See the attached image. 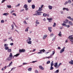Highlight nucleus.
I'll return each instance as SVG.
<instances>
[{"label": "nucleus", "mask_w": 73, "mask_h": 73, "mask_svg": "<svg viewBox=\"0 0 73 73\" xmlns=\"http://www.w3.org/2000/svg\"><path fill=\"white\" fill-rule=\"evenodd\" d=\"M63 23L62 24V26H64V27H67V28H69V27H70V25H68L65 24H67V23H67L66 21H64Z\"/></svg>", "instance_id": "nucleus-1"}, {"label": "nucleus", "mask_w": 73, "mask_h": 73, "mask_svg": "<svg viewBox=\"0 0 73 73\" xmlns=\"http://www.w3.org/2000/svg\"><path fill=\"white\" fill-rule=\"evenodd\" d=\"M68 38H69V40H70V41L71 42H73V35H70L68 37Z\"/></svg>", "instance_id": "nucleus-2"}, {"label": "nucleus", "mask_w": 73, "mask_h": 73, "mask_svg": "<svg viewBox=\"0 0 73 73\" xmlns=\"http://www.w3.org/2000/svg\"><path fill=\"white\" fill-rule=\"evenodd\" d=\"M65 47H64L62 49H61L60 52V53H62V52H64V51H65Z\"/></svg>", "instance_id": "nucleus-3"}, {"label": "nucleus", "mask_w": 73, "mask_h": 73, "mask_svg": "<svg viewBox=\"0 0 73 73\" xmlns=\"http://www.w3.org/2000/svg\"><path fill=\"white\" fill-rule=\"evenodd\" d=\"M58 63L56 62L54 63V66L55 68V69H58Z\"/></svg>", "instance_id": "nucleus-4"}, {"label": "nucleus", "mask_w": 73, "mask_h": 73, "mask_svg": "<svg viewBox=\"0 0 73 73\" xmlns=\"http://www.w3.org/2000/svg\"><path fill=\"white\" fill-rule=\"evenodd\" d=\"M25 52V49H19V53H21L22 52Z\"/></svg>", "instance_id": "nucleus-5"}, {"label": "nucleus", "mask_w": 73, "mask_h": 73, "mask_svg": "<svg viewBox=\"0 0 73 73\" xmlns=\"http://www.w3.org/2000/svg\"><path fill=\"white\" fill-rule=\"evenodd\" d=\"M36 12H37V15H41V14L40 13H42V12L41 11L38 12V11H36Z\"/></svg>", "instance_id": "nucleus-6"}, {"label": "nucleus", "mask_w": 73, "mask_h": 73, "mask_svg": "<svg viewBox=\"0 0 73 73\" xmlns=\"http://www.w3.org/2000/svg\"><path fill=\"white\" fill-rule=\"evenodd\" d=\"M67 19H69L70 20H71V21H73V18H72L71 17L69 16V17H67Z\"/></svg>", "instance_id": "nucleus-7"}, {"label": "nucleus", "mask_w": 73, "mask_h": 73, "mask_svg": "<svg viewBox=\"0 0 73 73\" xmlns=\"http://www.w3.org/2000/svg\"><path fill=\"white\" fill-rule=\"evenodd\" d=\"M62 9L63 11H64V10H66V11H69V10L68 8H66V7H64Z\"/></svg>", "instance_id": "nucleus-8"}, {"label": "nucleus", "mask_w": 73, "mask_h": 73, "mask_svg": "<svg viewBox=\"0 0 73 73\" xmlns=\"http://www.w3.org/2000/svg\"><path fill=\"white\" fill-rule=\"evenodd\" d=\"M39 67L40 69H41L42 70H44V68L42 67V66H39Z\"/></svg>", "instance_id": "nucleus-9"}, {"label": "nucleus", "mask_w": 73, "mask_h": 73, "mask_svg": "<svg viewBox=\"0 0 73 73\" xmlns=\"http://www.w3.org/2000/svg\"><path fill=\"white\" fill-rule=\"evenodd\" d=\"M68 24L70 25H73V23H72V22L70 21H68Z\"/></svg>", "instance_id": "nucleus-10"}, {"label": "nucleus", "mask_w": 73, "mask_h": 73, "mask_svg": "<svg viewBox=\"0 0 73 73\" xmlns=\"http://www.w3.org/2000/svg\"><path fill=\"white\" fill-rule=\"evenodd\" d=\"M12 60V57H9L7 58V61H11Z\"/></svg>", "instance_id": "nucleus-11"}, {"label": "nucleus", "mask_w": 73, "mask_h": 73, "mask_svg": "<svg viewBox=\"0 0 73 73\" xmlns=\"http://www.w3.org/2000/svg\"><path fill=\"white\" fill-rule=\"evenodd\" d=\"M48 29L49 31V32H52V27H48Z\"/></svg>", "instance_id": "nucleus-12"}, {"label": "nucleus", "mask_w": 73, "mask_h": 73, "mask_svg": "<svg viewBox=\"0 0 73 73\" xmlns=\"http://www.w3.org/2000/svg\"><path fill=\"white\" fill-rule=\"evenodd\" d=\"M47 37V35H44L43 37V40H45L46 38V37Z\"/></svg>", "instance_id": "nucleus-13"}, {"label": "nucleus", "mask_w": 73, "mask_h": 73, "mask_svg": "<svg viewBox=\"0 0 73 73\" xmlns=\"http://www.w3.org/2000/svg\"><path fill=\"white\" fill-rule=\"evenodd\" d=\"M69 63L71 65H73V60H71L69 62Z\"/></svg>", "instance_id": "nucleus-14"}, {"label": "nucleus", "mask_w": 73, "mask_h": 73, "mask_svg": "<svg viewBox=\"0 0 73 73\" xmlns=\"http://www.w3.org/2000/svg\"><path fill=\"white\" fill-rule=\"evenodd\" d=\"M11 27L12 28L11 30L13 31H14V25H11Z\"/></svg>", "instance_id": "nucleus-15"}, {"label": "nucleus", "mask_w": 73, "mask_h": 73, "mask_svg": "<svg viewBox=\"0 0 73 73\" xmlns=\"http://www.w3.org/2000/svg\"><path fill=\"white\" fill-rule=\"evenodd\" d=\"M52 6L50 5H48V8H49V9H52Z\"/></svg>", "instance_id": "nucleus-16"}, {"label": "nucleus", "mask_w": 73, "mask_h": 73, "mask_svg": "<svg viewBox=\"0 0 73 73\" xmlns=\"http://www.w3.org/2000/svg\"><path fill=\"white\" fill-rule=\"evenodd\" d=\"M52 54H51L52 55V56H54V54H55V51H52Z\"/></svg>", "instance_id": "nucleus-17"}, {"label": "nucleus", "mask_w": 73, "mask_h": 73, "mask_svg": "<svg viewBox=\"0 0 73 73\" xmlns=\"http://www.w3.org/2000/svg\"><path fill=\"white\" fill-rule=\"evenodd\" d=\"M8 52H12V50L11 48H9L7 50Z\"/></svg>", "instance_id": "nucleus-18"}, {"label": "nucleus", "mask_w": 73, "mask_h": 73, "mask_svg": "<svg viewBox=\"0 0 73 73\" xmlns=\"http://www.w3.org/2000/svg\"><path fill=\"white\" fill-rule=\"evenodd\" d=\"M32 9H35V5H32Z\"/></svg>", "instance_id": "nucleus-19"}, {"label": "nucleus", "mask_w": 73, "mask_h": 73, "mask_svg": "<svg viewBox=\"0 0 73 73\" xmlns=\"http://www.w3.org/2000/svg\"><path fill=\"white\" fill-rule=\"evenodd\" d=\"M37 54H42V52L40 51V52H36Z\"/></svg>", "instance_id": "nucleus-20"}, {"label": "nucleus", "mask_w": 73, "mask_h": 73, "mask_svg": "<svg viewBox=\"0 0 73 73\" xmlns=\"http://www.w3.org/2000/svg\"><path fill=\"white\" fill-rule=\"evenodd\" d=\"M19 55H20V54L19 53H17L16 55H14V57H17V56H18Z\"/></svg>", "instance_id": "nucleus-21"}, {"label": "nucleus", "mask_w": 73, "mask_h": 73, "mask_svg": "<svg viewBox=\"0 0 73 73\" xmlns=\"http://www.w3.org/2000/svg\"><path fill=\"white\" fill-rule=\"evenodd\" d=\"M32 68H28V71L29 72H31L32 70Z\"/></svg>", "instance_id": "nucleus-22"}, {"label": "nucleus", "mask_w": 73, "mask_h": 73, "mask_svg": "<svg viewBox=\"0 0 73 73\" xmlns=\"http://www.w3.org/2000/svg\"><path fill=\"white\" fill-rule=\"evenodd\" d=\"M12 65V62H11L9 64V66H11Z\"/></svg>", "instance_id": "nucleus-23"}, {"label": "nucleus", "mask_w": 73, "mask_h": 73, "mask_svg": "<svg viewBox=\"0 0 73 73\" xmlns=\"http://www.w3.org/2000/svg\"><path fill=\"white\" fill-rule=\"evenodd\" d=\"M42 11V9L40 7H39V9L38 11Z\"/></svg>", "instance_id": "nucleus-24"}, {"label": "nucleus", "mask_w": 73, "mask_h": 73, "mask_svg": "<svg viewBox=\"0 0 73 73\" xmlns=\"http://www.w3.org/2000/svg\"><path fill=\"white\" fill-rule=\"evenodd\" d=\"M38 20H36V21L35 22L36 24H40V22H38Z\"/></svg>", "instance_id": "nucleus-25"}, {"label": "nucleus", "mask_w": 73, "mask_h": 73, "mask_svg": "<svg viewBox=\"0 0 73 73\" xmlns=\"http://www.w3.org/2000/svg\"><path fill=\"white\" fill-rule=\"evenodd\" d=\"M68 4V1H66L65 3H64V4L65 5H67Z\"/></svg>", "instance_id": "nucleus-26"}, {"label": "nucleus", "mask_w": 73, "mask_h": 73, "mask_svg": "<svg viewBox=\"0 0 73 73\" xmlns=\"http://www.w3.org/2000/svg\"><path fill=\"white\" fill-rule=\"evenodd\" d=\"M58 36H60V37L61 36V31H60L59 33L58 34Z\"/></svg>", "instance_id": "nucleus-27"}, {"label": "nucleus", "mask_w": 73, "mask_h": 73, "mask_svg": "<svg viewBox=\"0 0 73 73\" xmlns=\"http://www.w3.org/2000/svg\"><path fill=\"white\" fill-rule=\"evenodd\" d=\"M54 65V64H53V61H52L51 62V66H53Z\"/></svg>", "instance_id": "nucleus-28"}, {"label": "nucleus", "mask_w": 73, "mask_h": 73, "mask_svg": "<svg viewBox=\"0 0 73 73\" xmlns=\"http://www.w3.org/2000/svg\"><path fill=\"white\" fill-rule=\"evenodd\" d=\"M43 16H44V17H46V16H47V14H46V13H43Z\"/></svg>", "instance_id": "nucleus-29"}, {"label": "nucleus", "mask_w": 73, "mask_h": 73, "mask_svg": "<svg viewBox=\"0 0 73 73\" xmlns=\"http://www.w3.org/2000/svg\"><path fill=\"white\" fill-rule=\"evenodd\" d=\"M8 46V44H5L4 45V47H7Z\"/></svg>", "instance_id": "nucleus-30"}, {"label": "nucleus", "mask_w": 73, "mask_h": 73, "mask_svg": "<svg viewBox=\"0 0 73 73\" xmlns=\"http://www.w3.org/2000/svg\"><path fill=\"white\" fill-rule=\"evenodd\" d=\"M59 72V70H57L56 71L54 72L55 73H58Z\"/></svg>", "instance_id": "nucleus-31"}, {"label": "nucleus", "mask_w": 73, "mask_h": 73, "mask_svg": "<svg viewBox=\"0 0 73 73\" xmlns=\"http://www.w3.org/2000/svg\"><path fill=\"white\" fill-rule=\"evenodd\" d=\"M7 7L8 8H11V5H7Z\"/></svg>", "instance_id": "nucleus-32"}, {"label": "nucleus", "mask_w": 73, "mask_h": 73, "mask_svg": "<svg viewBox=\"0 0 73 73\" xmlns=\"http://www.w3.org/2000/svg\"><path fill=\"white\" fill-rule=\"evenodd\" d=\"M67 1L68 2V3L69 4H71L72 3V1L70 0L68 1Z\"/></svg>", "instance_id": "nucleus-33"}, {"label": "nucleus", "mask_w": 73, "mask_h": 73, "mask_svg": "<svg viewBox=\"0 0 73 73\" xmlns=\"http://www.w3.org/2000/svg\"><path fill=\"white\" fill-rule=\"evenodd\" d=\"M3 15H4V16H7L8 15V14L7 13H5L4 14H3Z\"/></svg>", "instance_id": "nucleus-34"}, {"label": "nucleus", "mask_w": 73, "mask_h": 73, "mask_svg": "<svg viewBox=\"0 0 73 73\" xmlns=\"http://www.w3.org/2000/svg\"><path fill=\"white\" fill-rule=\"evenodd\" d=\"M25 8H27L28 7V5L27 4H25L24 5Z\"/></svg>", "instance_id": "nucleus-35"}, {"label": "nucleus", "mask_w": 73, "mask_h": 73, "mask_svg": "<svg viewBox=\"0 0 73 73\" xmlns=\"http://www.w3.org/2000/svg\"><path fill=\"white\" fill-rule=\"evenodd\" d=\"M12 53H10V54L9 55V57H11L12 58Z\"/></svg>", "instance_id": "nucleus-36"}, {"label": "nucleus", "mask_w": 73, "mask_h": 73, "mask_svg": "<svg viewBox=\"0 0 73 73\" xmlns=\"http://www.w3.org/2000/svg\"><path fill=\"white\" fill-rule=\"evenodd\" d=\"M9 49V47H6L5 48V49L6 50H8Z\"/></svg>", "instance_id": "nucleus-37"}, {"label": "nucleus", "mask_w": 73, "mask_h": 73, "mask_svg": "<svg viewBox=\"0 0 73 73\" xmlns=\"http://www.w3.org/2000/svg\"><path fill=\"white\" fill-rule=\"evenodd\" d=\"M47 20H48V21H51V20H52V18H47Z\"/></svg>", "instance_id": "nucleus-38"}, {"label": "nucleus", "mask_w": 73, "mask_h": 73, "mask_svg": "<svg viewBox=\"0 0 73 73\" xmlns=\"http://www.w3.org/2000/svg\"><path fill=\"white\" fill-rule=\"evenodd\" d=\"M27 43L29 44H32V41H29Z\"/></svg>", "instance_id": "nucleus-39"}, {"label": "nucleus", "mask_w": 73, "mask_h": 73, "mask_svg": "<svg viewBox=\"0 0 73 73\" xmlns=\"http://www.w3.org/2000/svg\"><path fill=\"white\" fill-rule=\"evenodd\" d=\"M54 69V68H53V67L52 66H51V67H50V70H53V69Z\"/></svg>", "instance_id": "nucleus-40"}, {"label": "nucleus", "mask_w": 73, "mask_h": 73, "mask_svg": "<svg viewBox=\"0 0 73 73\" xmlns=\"http://www.w3.org/2000/svg\"><path fill=\"white\" fill-rule=\"evenodd\" d=\"M32 1V0H28L27 1L28 3H31Z\"/></svg>", "instance_id": "nucleus-41"}, {"label": "nucleus", "mask_w": 73, "mask_h": 73, "mask_svg": "<svg viewBox=\"0 0 73 73\" xmlns=\"http://www.w3.org/2000/svg\"><path fill=\"white\" fill-rule=\"evenodd\" d=\"M56 26V23H54V25L53 26V27H55Z\"/></svg>", "instance_id": "nucleus-42"}, {"label": "nucleus", "mask_w": 73, "mask_h": 73, "mask_svg": "<svg viewBox=\"0 0 73 73\" xmlns=\"http://www.w3.org/2000/svg\"><path fill=\"white\" fill-rule=\"evenodd\" d=\"M61 64H62V63H60L58 64V68H59V67H60V65H61Z\"/></svg>", "instance_id": "nucleus-43"}, {"label": "nucleus", "mask_w": 73, "mask_h": 73, "mask_svg": "<svg viewBox=\"0 0 73 73\" xmlns=\"http://www.w3.org/2000/svg\"><path fill=\"white\" fill-rule=\"evenodd\" d=\"M56 38V36H54V38H53L52 41H54Z\"/></svg>", "instance_id": "nucleus-44"}, {"label": "nucleus", "mask_w": 73, "mask_h": 73, "mask_svg": "<svg viewBox=\"0 0 73 73\" xmlns=\"http://www.w3.org/2000/svg\"><path fill=\"white\" fill-rule=\"evenodd\" d=\"M41 52H42L43 53H44V52H46L45 50L44 49H43L42 50Z\"/></svg>", "instance_id": "nucleus-45"}, {"label": "nucleus", "mask_w": 73, "mask_h": 73, "mask_svg": "<svg viewBox=\"0 0 73 73\" xmlns=\"http://www.w3.org/2000/svg\"><path fill=\"white\" fill-rule=\"evenodd\" d=\"M50 61H48L47 62H46V64H50Z\"/></svg>", "instance_id": "nucleus-46"}, {"label": "nucleus", "mask_w": 73, "mask_h": 73, "mask_svg": "<svg viewBox=\"0 0 73 73\" xmlns=\"http://www.w3.org/2000/svg\"><path fill=\"white\" fill-rule=\"evenodd\" d=\"M53 33L52 34L50 35V37H52L53 36Z\"/></svg>", "instance_id": "nucleus-47"}, {"label": "nucleus", "mask_w": 73, "mask_h": 73, "mask_svg": "<svg viewBox=\"0 0 73 73\" xmlns=\"http://www.w3.org/2000/svg\"><path fill=\"white\" fill-rule=\"evenodd\" d=\"M29 29H28V28H27L25 30V32H28V31H29Z\"/></svg>", "instance_id": "nucleus-48"}, {"label": "nucleus", "mask_w": 73, "mask_h": 73, "mask_svg": "<svg viewBox=\"0 0 73 73\" xmlns=\"http://www.w3.org/2000/svg\"><path fill=\"white\" fill-rule=\"evenodd\" d=\"M15 69H16V67H13L12 68L11 70H13Z\"/></svg>", "instance_id": "nucleus-49"}, {"label": "nucleus", "mask_w": 73, "mask_h": 73, "mask_svg": "<svg viewBox=\"0 0 73 73\" xmlns=\"http://www.w3.org/2000/svg\"><path fill=\"white\" fill-rule=\"evenodd\" d=\"M23 23L25 24H27V23L26 21H23Z\"/></svg>", "instance_id": "nucleus-50"}, {"label": "nucleus", "mask_w": 73, "mask_h": 73, "mask_svg": "<svg viewBox=\"0 0 73 73\" xmlns=\"http://www.w3.org/2000/svg\"><path fill=\"white\" fill-rule=\"evenodd\" d=\"M1 23H4V21L3 20H1Z\"/></svg>", "instance_id": "nucleus-51"}, {"label": "nucleus", "mask_w": 73, "mask_h": 73, "mask_svg": "<svg viewBox=\"0 0 73 73\" xmlns=\"http://www.w3.org/2000/svg\"><path fill=\"white\" fill-rule=\"evenodd\" d=\"M60 12L61 14H64V11H60Z\"/></svg>", "instance_id": "nucleus-52"}, {"label": "nucleus", "mask_w": 73, "mask_h": 73, "mask_svg": "<svg viewBox=\"0 0 73 73\" xmlns=\"http://www.w3.org/2000/svg\"><path fill=\"white\" fill-rule=\"evenodd\" d=\"M65 21L67 22V23H68V22H69V20L67 19H66L65 20Z\"/></svg>", "instance_id": "nucleus-53"}, {"label": "nucleus", "mask_w": 73, "mask_h": 73, "mask_svg": "<svg viewBox=\"0 0 73 73\" xmlns=\"http://www.w3.org/2000/svg\"><path fill=\"white\" fill-rule=\"evenodd\" d=\"M20 6V4H18V5L15 6V7H19Z\"/></svg>", "instance_id": "nucleus-54"}, {"label": "nucleus", "mask_w": 73, "mask_h": 73, "mask_svg": "<svg viewBox=\"0 0 73 73\" xmlns=\"http://www.w3.org/2000/svg\"><path fill=\"white\" fill-rule=\"evenodd\" d=\"M13 12H14V10H12V11H11L10 12V13H13Z\"/></svg>", "instance_id": "nucleus-55"}, {"label": "nucleus", "mask_w": 73, "mask_h": 73, "mask_svg": "<svg viewBox=\"0 0 73 73\" xmlns=\"http://www.w3.org/2000/svg\"><path fill=\"white\" fill-rule=\"evenodd\" d=\"M6 1V0H3L2 1L1 3H4V2L5 1Z\"/></svg>", "instance_id": "nucleus-56"}, {"label": "nucleus", "mask_w": 73, "mask_h": 73, "mask_svg": "<svg viewBox=\"0 0 73 73\" xmlns=\"http://www.w3.org/2000/svg\"><path fill=\"white\" fill-rule=\"evenodd\" d=\"M37 62V61L36 60L35 61H33L32 62V63H35V62Z\"/></svg>", "instance_id": "nucleus-57"}, {"label": "nucleus", "mask_w": 73, "mask_h": 73, "mask_svg": "<svg viewBox=\"0 0 73 73\" xmlns=\"http://www.w3.org/2000/svg\"><path fill=\"white\" fill-rule=\"evenodd\" d=\"M43 7H44V5H42L40 7V8L42 9V8H43Z\"/></svg>", "instance_id": "nucleus-58"}, {"label": "nucleus", "mask_w": 73, "mask_h": 73, "mask_svg": "<svg viewBox=\"0 0 73 73\" xmlns=\"http://www.w3.org/2000/svg\"><path fill=\"white\" fill-rule=\"evenodd\" d=\"M10 45L12 46V45H13V43H10Z\"/></svg>", "instance_id": "nucleus-59"}, {"label": "nucleus", "mask_w": 73, "mask_h": 73, "mask_svg": "<svg viewBox=\"0 0 73 73\" xmlns=\"http://www.w3.org/2000/svg\"><path fill=\"white\" fill-rule=\"evenodd\" d=\"M53 55H51V54H50V56H49L50 57V58H52V57H53Z\"/></svg>", "instance_id": "nucleus-60"}, {"label": "nucleus", "mask_w": 73, "mask_h": 73, "mask_svg": "<svg viewBox=\"0 0 73 73\" xmlns=\"http://www.w3.org/2000/svg\"><path fill=\"white\" fill-rule=\"evenodd\" d=\"M50 53V52H46L45 53V54H48V53Z\"/></svg>", "instance_id": "nucleus-61"}, {"label": "nucleus", "mask_w": 73, "mask_h": 73, "mask_svg": "<svg viewBox=\"0 0 73 73\" xmlns=\"http://www.w3.org/2000/svg\"><path fill=\"white\" fill-rule=\"evenodd\" d=\"M13 15H14V16H16V13H13Z\"/></svg>", "instance_id": "nucleus-62"}, {"label": "nucleus", "mask_w": 73, "mask_h": 73, "mask_svg": "<svg viewBox=\"0 0 73 73\" xmlns=\"http://www.w3.org/2000/svg\"><path fill=\"white\" fill-rule=\"evenodd\" d=\"M29 39H27L26 40V42H27V43L28 42H29Z\"/></svg>", "instance_id": "nucleus-63"}, {"label": "nucleus", "mask_w": 73, "mask_h": 73, "mask_svg": "<svg viewBox=\"0 0 73 73\" xmlns=\"http://www.w3.org/2000/svg\"><path fill=\"white\" fill-rule=\"evenodd\" d=\"M35 72L36 73H38V71L37 70H35Z\"/></svg>", "instance_id": "nucleus-64"}]
</instances>
